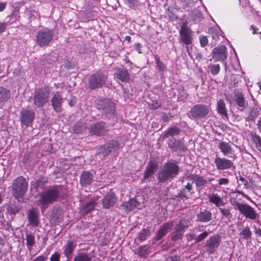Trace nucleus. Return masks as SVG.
<instances>
[{"label": "nucleus", "instance_id": "8", "mask_svg": "<svg viewBox=\"0 0 261 261\" xmlns=\"http://www.w3.org/2000/svg\"><path fill=\"white\" fill-rule=\"evenodd\" d=\"M232 205L234 206L235 209L238 210L246 218L251 220H255L257 218V213L249 205L241 203L237 201H233Z\"/></svg>", "mask_w": 261, "mask_h": 261}, {"label": "nucleus", "instance_id": "59", "mask_svg": "<svg viewBox=\"0 0 261 261\" xmlns=\"http://www.w3.org/2000/svg\"><path fill=\"white\" fill-rule=\"evenodd\" d=\"M60 256L58 252H55L50 258V261H60Z\"/></svg>", "mask_w": 261, "mask_h": 261}, {"label": "nucleus", "instance_id": "2", "mask_svg": "<svg viewBox=\"0 0 261 261\" xmlns=\"http://www.w3.org/2000/svg\"><path fill=\"white\" fill-rule=\"evenodd\" d=\"M179 172V167L173 162H168L164 164L157 174L158 181L166 182L172 180Z\"/></svg>", "mask_w": 261, "mask_h": 261}, {"label": "nucleus", "instance_id": "13", "mask_svg": "<svg viewBox=\"0 0 261 261\" xmlns=\"http://www.w3.org/2000/svg\"><path fill=\"white\" fill-rule=\"evenodd\" d=\"M212 54L214 61L224 62L227 57V47L224 45L216 47L213 49Z\"/></svg>", "mask_w": 261, "mask_h": 261}, {"label": "nucleus", "instance_id": "9", "mask_svg": "<svg viewBox=\"0 0 261 261\" xmlns=\"http://www.w3.org/2000/svg\"><path fill=\"white\" fill-rule=\"evenodd\" d=\"M96 107L98 110H101V113L108 118L113 115L115 110L114 102L109 99L99 100L96 103Z\"/></svg>", "mask_w": 261, "mask_h": 261}, {"label": "nucleus", "instance_id": "42", "mask_svg": "<svg viewBox=\"0 0 261 261\" xmlns=\"http://www.w3.org/2000/svg\"><path fill=\"white\" fill-rule=\"evenodd\" d=\"M95 205L96 202L94 200H92L82 206V211L85 214H88L94 210Z\"/></svg>", "mask_w": 261, "mask_h": 261}, {"label": "nucleus", "instance_id": "26", "mask_svg": "<svg viewBox=\"0 0 261 261\" xmlns=\"http://www.w3.org/2000/svg\"><path fill=\"white\" fill-rule=\"evenodd\" d=\"M28 220L30 224L34 227L39 225V220L38 219V214L35 208L30 210L28 215Z\"/></svg>", "mask_w": 261, "mask_h": 261}, {"label": "nucleus", "instance_id": "43", "mask_svg": "<svg viewBox=\"0 0 261 261\" xmlns=\"http://www.w3.org/2000/svg\"><path fill=\"white\" fill-rule=\"evenodd\" d=\"M48 178L47 177H41L40 179L35 181L32 185V186H34V188L37 189H43L45 185H46V184L48 182Z\"/></svg>", "mask_w": 261, "mask_h": 261}, {"label": "nucleus", "instance_id": "3", "mask_svg": "<svg viewBox=\"0 0 261 261\" xmlns=\"http://www.w3.org/2000/svg\"><path fill=\"white\" fill-rule=\"evenodd\" d=\"M50 90L48 86L35 89L32 99L35 108H43L49 102Z\"/></svg>", "mask_w": 261, "mask_h": 261}, {"label": "nucleus", "instance_id": "48", "mask_svg": "<svg viewBox=\"0 0 261 261\" xmlns=\"http://www.w3.org/2000/svg\"><path fill=\"white\" fill-rule=\"evenodd\" d=\"M183 234L184 232L175 228V230L171 234V240L172 241H176L177 240L181 239Z\"/></svg>", "mask_w": 261, "mask_h": 261}, {"label": "nucleus", "instance_id": "21", "mask_svg": "<svg viewBox=\"0 0 261 261\" xmlns=\"http://www.w3.org/2000/svg\"><path fill=\"white\" fill-rule=\"evenodd\" d=\"M93 179L94 176L90 171H84L81 174L80 183L81 186L87 187L92 183Z\"/></svg>", "mask_w": 261, "mask_h": 261}, {"label": "nucleus", "instance_id": "12", "mask_svg": "<svg viewBox=\"0 0 261 261\" xmlns=\"http://www.w3.org/2000/svg\"><path fill=\"white\" fill-rule=\"evenodd\" d=\"M221 241L220 235L216 234L210 237L206 241L204 248L209 254L213 253L219 247Z\"/></svg>", "mask_w": 261, "mask_h": 261}, {"label": "nucleus", "instance_id": "33", "mask_svg": "<svg viewBox=\"0 0 261 261\" xmlns=\"http://www.w3.org/2000/svg\"><path fill=\"white\" fill-rule=\"evenodd\" d=\"M181 132V130L177 127H171L168 128L163 133V139H165L170 137H172L178 135Z\"/></svg>", "mask_w": 261, "mask_h": 261}, {"label": "nucleus", "instance_id": "55", "mask_svg": "<svg viewBox=\"0 0 261 261\" xmlns=\"http://www.w3.org/2000/svg\"><path fill=\"white\" fill-rule=\"evenodd\" d=\"M101 150L105 155H108L109 153H110L111 151H112L113 149L111 148V145L109 144V142H107L105 143L102 147H101Z\"/></svg>", "mask_w": 261, "mask_h": 261}, {"label": "nucleus", "instance_id": "41", "mask_svg": "<svg viewBox=\"0 0 261 261\" xmlns=\"http://www.w3.org/2000/svg\"><path fill=\"white\" fill-rule=\"evenodd\" d=\"M259 112L257 108L253 107L250 110L248 116L245 118L246 121H254L255 119L258 117Z\"/></svg>", "mask_w": 261, "mask_h": 261}, {"label": "nucleus", "instance_id": "63", "mask_svg": "<svg viewBox=\"0 0 261 261\" xmlns=\"http://www.w3.org/2000/svg\"><path fill=\"white\" fill-rule=\"evenodd\" d=\"M46 257L43 255H39L35 258L32 261H45Z\"/></svg>", "mask_w": 261, "mask_h": 261}, {"label": "nucleus", "instance_id": "31", "mask_svg": "<svg viewBox=\"0 0 261 261\" xmlns=\"http://www.w3.org/2000/svg\"><path fill=\"white\" fill-rule=\"evenodd\" d=\"M188 177L195 181L197 187H201L207 184V180L203 176L195 174L189 175Z\"/></svg>", "mask_w": 261, "mask_h": 261}, {"label": "nucleus", "instance_id": "18", "mask_svg": "<svg viewBox=\"0 0 261 261\" xmlns=\"http://www.w3.org/2000/svg\"><path fill=\"white\" fill-rule=\"evenodd\" d=\"M218 147L223 155L232 158L233 160L237 158L231 145L229 142L221 141L219 143Z\"/></svg>", "mask_w": 261, "mask_h": 261}, {"label": "nucleus", "instance_id": "20", "mask_svg": "<svg viewBox=\"0 0 261 261\" xmlns=\"http://www.w3.org/2000/svg\"><path fill=\"white\" fill-rule=\"evenodd\" d=\"M173 226V222H168L161 225L159 229L156 231L154 239L156 241H159L169 232Z\"/></svg>", "mask_w": 261, "mask_h": 261}, {"label": "nucleus", "instance_id": "52", "mask_svg": "<svg viewBox=\"0 0 261 261\" xmlns=\"http://www.w3.org/2000/svg\"><path fill=\"white\" fill-rule=\"evenodd\" d=\"M128 7L134 10H136L140 5L139 0H125Z\"/></svg>", "mask_w": 261, "mask_h": 261}, {"label": "nucleus", "instance_id": "51", "mask_svg": "<svg viewBox=\"0 0 261 261\" xmlns=\"http://www.w3.org/2000/svg\"><path fill=\"white\" fill-rule=\"evenodd\" d=\"M177 91L178 93V99L180 100H184L187 98L188 94L185 92L183 87H178Z\"/></svg>", "mask_w": 261, "mask_h": 261}, {"label": "nucleus", "instance_id": "39", "mask_svg": "<svg viewBox=\"0 0 261 261\" xmlns=\"http://www.w3.org/2000/svg\"><path fill=\"white\" fill-rule=\"evenodd\" d=\"M6 210L8 214L15 215L20 210V207L19 205L11 203L7 205Z\"/></svg>", "mask_w": 261, "mask_h": 261}, {"label": "nucleus", "instance_id": "49", "mask_svg": "<svg viewBox=\"0 0 261 261\" xmlns=\"http://www.w3.org/2000/svg\"><path fill=\"white\" fill-rule=\"evenodd\" d=\"M252 137V140L254 142L256 145V148L261 151V138L260 137L256 134H252L251 135Z\"/></svg>", "mask_w": 261, "mask_h": 261}, {"label": "nucleus", "instance_id": "15", "mask_svg": "<svg viewBox=\"0 0 261 261\" xmlns=\"http://www.w3.org/2000/svg\"><path fill=\"white\" fill-rule=\"evenodd\" d=\"M214 163L216 168L219 170L229 169L233 166V162L226 158L216 157Z\"/></svg>", "mask_w": 261, "mask_h": 261}, {"label": "nucleus", "instance_id": "34", "mask_svg": "<svg viewBox=\"0 0 261 261\" xmlns=\"http://www.w3.org/2000/svg\"><path fill=\"white\" fill-rule=\"evenodd\" d=\"M11 96L9 90L3 87H0V103L7 101Z\"/></svg>", "mask_w": 261, "mask_h": 261}, {"label": "nucleus", "instance_id": "53", "mask_svg": "<svg viewBox=\"0 0 261 261\" xmlns=\"http://www.w3.org/2000/svg\"><path fill=\"white\" fill-rule=\"evenodd\" d=\"M154 59L158 70L160 71H164L166 68L165 64L160 60V58L157 55L154 56Z\"/></svg>", "mask_w": 261, "mask_h": 261}, {"label": "nucleus", "instance_id": "37", "mask_svg": "<svg viewBox=\"0 0 261 261\" xmlns=\"http://www.w3.org/2000/svg\"><path fill=\"white\" fill-rule=\"evenodd\" d=\"M189 222L190 221L188 219H187L185 218H182L179 220L178 224L176 225L175 228L184 232L185 230L188 228Z\"/></svg>", "mask_w": 261, "mask_h": 261}, {"label": "nucleus", "instance_id": "22", "mask_svg": "<svg viewBox=\"0 0 261 261\" xmlns=\"http://www.w3.org/2000/svg\"><path fill=\"white\" fill-rule=\"evenodd\" d=\"M158 168L157 164L152 161L148 162L144 172V179H149L155 173Z\"/></svg>", "mask_w": 261, "mask_h": 261}, {"label": "nucleus", "instance_id": "40", "mask_svg": "<svg viewBox=\"0 0 261 261\" xmlns=\"http://www.w3.org/2000/svg\"><path fill=\"white\" fill-rule=\"evenodd\" d=\"M239 236L241 239L249 240H250L252 236V232L248 226L245 227L239 233Z\"/></svg>", "mask_w": 261, "mask_h": 261}, {"label": "nucleus", "instance_id": "58", "mask_svg": "<svg viewBox=\"0 0 261 261\" xmlns=\"http://www.w3.org/2000/svg\"><path fill=\"white\" fill-rule=\"evenodd\" d=\"M199 41L201 47H204L208 44L207 38L205 36H201L199 37Z\"/></svg>", "mask_w": 261, "mask_h": 261}, {"label": "nucleus", "instance_id": "1", "mask_svg": "<svg viewBox=\"0 0 261 261\" xmlns=\"http://www.w3.org/2000/svg\"><path fill=\"white\" fill-rule=\"evenodd\" d=\"M63 197V186L55 185L39 194V200L42 205V212L47 207L49 204L58 201Z\"/></svg>", "mask_w": 261, "mask_h": 261}, {"label": "nucleus", "instance_id": "17", "mask_svg": "<svg viewBox=\"0 0 261 261\" xmlns=\"http://www.w3.org/2000/svg\"><path fill=\"white\" fill-rule=\"evenodd\" d=\"M35 113L31 110L23 109L20 113V118L21 123L28 126L35 118Z\"/></svg>", "mask_w": 261, "mask_h": 261}, {"label": "nucleus", "instance_id": "24", "mask_svg": "<svg viewBox=\"0 0 261 261\" xmlns=\"http://www.w3.org/2000/svg\"><path fill=\"white\" fill-rule=\"evenodd\" d=\"M117 201V198L114 193H108L102 199L103 206L106 208H109L113 206Z\"/></svg>", "mask_w": 261, "mask_h": 261}, {"label": "nucleus", "instance_id": "54", "mask_svg": "<svg viewBox=\"0 0 261 261\" xmlns=\"http://www.w3.org/2000/svg\"><path fill=\"white\" fill-rule=\"evenodd\" d=\"M203 18L202 14L199 11H195L192 14V19L195 23L201 21Z\"/></svg>", "mask_w": 261, "mask_h": 261}, {"label": "nucleus", "instance_id": "45", "mask_svg": "<svg viewBox=\"0 0 261 261\" xmlns=\"http://www.w3.org/2000/svg\"><path fill=\"white\" fill-rule=\"evenodd\" d=\"M35 240L34 236L31 233H26V245L28 249H30L34 245Z\"/></svg>", "mask_w": 261, "mask_h": 261}, {"label": "nucleus", "instance_id": "14", "mask_svg": "<svg viewBox=\"0 0 261 261\" xmlns=\"http://www.w3.org/2000/svg\"><path fill=\"white\" fill-rule=\"evenodd\" d=\"M89 132L97 136H103L108 133L109 129L107 128L105 122L101 121L92 123L89 127Z\"/></svg>", "mask_w": 261, "mask_h": 261}, {"label": "nucleus", "instance_id": "19", "mask_svg": "<svg viewBox=\"0 0 261 261\" xmlns=\"http://www.w3.org/2000/svg\"><path fill=\"white\" fill-rule=\"evenodd\" d=\"M114 77L123 83H127L130 80V74L128 70L122 65L121 67L116 68Z\"/></svg>", "mask_w": 261, "mask_h": 261}, {"label": "nucleus", "instance_id": "46", "mask_svg": "<svg viewBox=\"0 0 261 261\" xmlns=\"http://www.w3.org/2000/svg\"><path fill=\"white\" fill-rule=\"evenodd\" d=\"M219 210L221 214H222V218H225L227 219H228L229 221L230 219L232 218V214L230 213L229 208L219 207Z\"/></svg>", "mask_w": 261, "mask_h": 261}, {"label": "nucleus", "instance_id": "35", "mask_svg": "<svg viewBox=\"0 0 261 261\" xmlns=\"http://www.w3.org/2000/svg\"><path fill=\"white\" fill-rule=\"evenodd\" d=\"M217 111L221 116L227 117L228 113L226 108L225 103L222 99H219L217 102Z\"/></svg>", "mask_w": 261, "mask_h": 261}, {"label": "nucleus", "instance_id": "60", "mask_svg": "<svg viewBox=\"0 0 261 261\" xmlns=\"http://www.w3.org/2000/svg\"><path fill=\"white\" fill-rule=\"evenodd\" d=\"M229 183V179L227 178H221L219 179V186L226 185Z\"/></svg>", "mask_w": 261, "mask_h": 261}, {"label": "nucleus", "instance_id": "64", "mask_svg": "<svg viewBox=\"0 0 261 261\" xmlns=\"http://www.w3.org/2000/svg\"><path fill=\"white\" fill-rule=\"evenodd\" d=\"M169 261H180V257L178 255H173L169 257Z\"/></svg>", "mask_w": 261, "mask_h": 261}, {"label": "nucleus", "instance_id": "7", "mask_svg": "<svg viewBox=\"0 0 261 261\" xmlns=\"http://www.w3.org/2000/svg\"><path fill=\"white\" fill-rule=\"evenodd\" d=\"M209 107L203 104H196L193 106L189 112L190 118L195 120H201L209 113Z\"/></svg>", "mask_w": 261, "mask_h": 261}, {"label": "nucleus", "instance_id": "57", "mask_svg": "<svg viewBox=\"0 0 261 261\" xmlns=\"http://www.w3.org/2000/svg\"><path fill=\"white\" fill-rule=\"evenodd\" d=\"M109 144L111 145L113 150L119 149L120 145L118 141L115 140L110 141Z\"/></svg>", "mask_w": 261, "mask_h": 261}, {"label": "nucleus", "instance_id": "36", "mask_svg": "<svg viewBox=\"0 0 261 261\" xmlns=\"http://www.w3.org/2000/svg\"><path fill=\"white\" fill-rule=\"evenodd\" d=\"M151 235L150 229L144 228L140 231L135 239V240H138L140 242H142L146 240Z\"/></svg>", "mask_w": 261, "mask_h": 261}, {"label": "nucleus", "instance_id": "5", "mask_svg": "<svg viewBox=\"0 0 261 261\" xmlns=\"http://www.w3.org/2000/svg\"><path fill=\"white\" fill-rule=\"evenodd\" d=\"M12 189L14 196L19 201L28 189V183L25 178L21 176L16 178L12 184Z\"/></svg>", "mask_w": 261, "mask_h": 261}, {"label": "nucleus", "instance_id": "29", "mask_svg": "<svg viewBox=\"0 0 261 261\" xmlns=\"http://www.w3.org/2000/svg\"><path fill=\"white\" fill-rule=\"evenodd\" d=\"M207 196L209 202L214 204L216 206L220 207L224 205L222 198L217 194L209 193Z\"/></svg>", "mask_w": 261, "mask_h": 261}, {"label": "nucleus", "instance_id": "16", "mask_svg": "<svg viewBox=\"0 0 261 261\" xmlns=\"http://www.w3.org/2000/svg\"><path fill=\"white\" fill-rule=\"evenodd\" d=\"M63 99L60 92L57 91L54 94L51 99V105L54 110L57 113H61L63 111L62 103Z\"/></svg>", "mask_w": 261, "mask_h": 261}, {"label": "nucleus", "instance_id": "23", "mask_svg": "<svg viewBox=\"0 0 261 261\" xmlns=\"http://www.w3.org/2000/svg\"><path fill=\"white\" fill-rule=\"evenodd\" d=\"M151 247L148 245H144L139 246L138 248L133 250L134 254L139 257L146 258L150 252Z\"/></svg>", "mask_w": 261, "mask_h": 261}, {"label": "nucleus", "instance_id": "38", "mask_svg": "<svg viewBox=\"0 0 261 261\" xmlns=\"http://www.w3.org/2000/svg\"><path fill=\"white\" fill-rule=\"evenodd\" d=\"M92 258L88 253L79 252L74 256L73 261H91Z\"/></svg>", "mask_w": 261, "mask_h": 261}, {"label": "nucleus", "instance_id": "44", "mask_svg": "<svg viewBox=\"0 0 261 261\" xmlns=\"http://www.w3.org/2000/svg\"><path fill=\"white\" fill-rule=\"evenodd\" d=\"M221 31L220 29L211 27L208 29V34L212 36L213 40H217L219 39Z\"/></svg>", "mask_w": 261, "mask_h": 261}, {"label": "nucleus", "instance_id": "30", "mask_svg": "<svg viewBox=\"0 0 261 261\" xmlns=\"http://www.w3.org/2000/svg\"><path fill=\"white\" fill-rule=\"evenodd\" d=\"M140 204V202L134 198H131L128 201H124L121 206L126 211H131Z\"/></svg>", "mask_w": 261, "mask_h": 261}, {"label": "nucleus", "instance_id": "10", "mask_svg": "<svg viewBox=\"0 0 261 261\" xmlns=\"http://www.w3.org/2000/svg\"><path fill=\"white\" fill-rule=\"evenodd\" d=\"M54 33L47 29L39 31L36 36V42L40 47L48 45L53 38Z\"/></svg>", "mask_w": 261, "mask_h": 261}, {"label": "nucleus", "instance_id": "11", "mask_svg": "<svg viewBox=\"0 0 261 261\" xmlns=\"http://www.w3.org/2000/svg\"><path fill=\"white\" fill-rule=\"evenodd\" d=\"M168 145L171 151L181 154L188 151V148L182 140L175 138L170 139Z\"/></svg>", "mask_w": 261, "mask_h": 261}, {"label": "nucleus", "instance_id": "50", "mask_svg": "<svg viewBox=\"0 0 261 261\" xmlns=\"http://www.w3.org/2000/svg\"><path fill=\"white\" fill-rule=\"evenodd\" d=\"M208 68L211 74L214 75L218 74L220 70V66L219 64H210L208 66Z\"/></svg>", "mask_w": 261, "mask_h": 261}, {"label": "nucleus", "instance_id": "61", "mask_svg": "<svg viewBox=\"0 0 261 261\" xmlns=\"http://www.w3.org/2000/svg\"><path fill=\"white\" fill-rule=\"evenodd\" d=\"M149 107L150 109H156L161 107V104L158 102L154 101L151 104H149Z\"/></svg>", "mask_w": 261, "mask_h": 261}, {"label": "nucleus", "instance_id": "62", "mask_svg": "<svg viewBox=\"0 0 261 261\" xmlns=\"http://www.w3.org/2000/svg\"><path fill=\"white\" fill-rule=\"evenodd\" d=\"M7 27V24L6 22H0V34L6 31Z\"/></svg>", "mask_w": 261, "mask_h": 261}, {"label": "nucleus", "instance_id": "32", "mask_svg": "<svg viewBox=\"0 0 261 261\" xmlns=\"http://www.w3.org/2000/svg\"><path fill=\"white\" fill-rule=\"evenodd\" d=\"M75 245L72 241H68L64 246V254L67 258H69L75 248Z\"/></svg>", "mask_w": 261, "mask_h": 261}, {"label": "nucleus", "instance_id": "47", "mask_svg": "<svg viewBox=\"0 0 261 261\" xmlns=\"http://www.w3.org/2000/svg\"><path fill=\"white\" fill-rule=\"evenodd\" d=\"M86 128V125L82 122H78L73 126V131L75 133L80 134Z\"/></svg>", "mask_w": 261, "mask_h": 261}, {"label": "nucleus", "instance_id": "6", "mask_svg": "<svg viewBox=\"0 0 261 261\" xmlns=\"http://www.w3.org/2000/svg\"><path fill=\"white\" fill-rule=\"evenodd\" d=\"M188 25L187 21H184L179 31V43L187 46L192 44L193 41V32Z\"/></svg>", "mask_w": 261, "mask_h": 261}, {"label": "nucleus", "instance_id": "56", "mask_svg": "<svg viewBox=\"0 0 261 261\" xmlns=\"http://www.w3.org/2000/svg\"><path fill=\"white\" fill-rule=\"evenodd\" d=\"M208 235V232L205 231L202 233L199 234L197 237L195 238V241L196 243H198L203 241L205 239Z\"/></svg>", "mask_w": 261, "mask_h": 261}, {"label": "nucleus", "instance_id": "28", "mask_svg": "<svg viewBox=\"0 0 261 261\" xmlns=\"http://www.w3.org/2000/svg\"><path fill=\"white\" fill-rule=\"evenodd\" d=\"M234 98L236 105L241 108L240 110L242 111L244 110L246 107L247 102L245 99L243 94L242 92H235Z\"/></svg>", "mask_w": 261, "mask_h": 261}, {"label": "nucleus", "instance_id": "25", "mask_svg": "<svg viewBox=\"0 0 261 261\" xmlns=\"http://www.w3.org/2000/svg\"><path fill=\"white\" fill-rule=\"evenodd\" d=\"M196 216L197 221L201 222L206 223L210 221L212 219V213L206 209L199 212Z\"/></svg>", "mask_w": 261, "mask_h": 261}, {"label": "nucleus", "instance_id": "4", "mask_svg": "<svg viewBox=\"0 0 261 261\" xmlns=\"http://www.w3.org/2000/svg\"><path fill=\"white\" fill-rule=\"evenodd\" d=\"M107 75L102 72L97 71L88 78V86L91 90L102 88L106 83Z\"/></svg>", "mask_w": 261, "mask_h": 261}, {"label": "nucleus", "instance_id": "27", "mask_svg": "<svg viewBox=\"0 0 261 261\" xmlns=\"http://www.w3.org/2000/svg\"><path fill=\"white\" fill-rule=\"evenodd\" d=\"M192 188V184L188 182L187 184L185 186V187L179 191L177 194V197H178L181 199H188L189 198V196L191 195L192 194L191 192Z\"/></svg>", "mask_w": 261, "mask_h": 261}]
</instances>
